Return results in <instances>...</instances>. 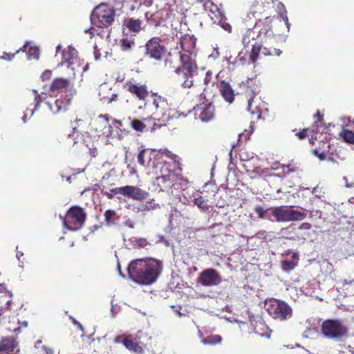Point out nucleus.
<instances>
[{"instance_id":"nucleus-1","label":"nucleus","mask_w":354,"mask_h":354,"mask_svg":"<svg viewBox=\"0 0 354 354\" xmlns=\"http://www.w3.org/2000/svg\"><path fill=\"white\" fill-rule=\"evenodd\" d=\"M283 11L279 12V16L266 17L263 19H258L254 24L260 43H268L272 39L285 35L290 30V23L287 16V11L284 5L279 3L277 6Z\"/></svg>"},{"instance_id":"nucleus-2","label":"nucleus","mask_w":354,"mask_h":354,"mask_svg":"<svg viewBox=\"0 0 354 354\" xmlns=\"http://www.w3.org/2000/svg\"><path fill=\"white\" fill-rule=\"evenodd\" d=\"M129 278L137 283L150 285L154 283L162 271V263L156 259H143L132 261L128 266Z\"/></svg>"},{"instance_id":"nucleus-3","label":"nucleus","mask_w":354,"mask_h":354,"mask_svg":"<svg viewBox=\"0 0 354 354\" xmlns=\"http://www.w3.org/2000/svg\"><path fill=\"white\" fill-rule=\"evenodd\" d=\"M115 10L107 3H100L92 11L91 15V24L98 28H108L115 21Z\"/></svg>"},{"instance_id":"nucleus-4","label":"nucleus","mask_w":354,"mask_h":354,"mask_svg":"<svg viewBox=\"0 0 354 354\" xmlns=\"http://www.w3.org/2000/svg\"><path fill=\"white\" fill-rule=\"evenodd\" d=\"M321 330L325 337L339 341L348 336V328L339 319H327L322 324Z\"/></svg>"},{"instance_id":"nucleus-5","label":"nucleus","mask_w":354,"mask_h":354,"mask_svg":"<svg viewBox=\"0 0 354 354\" xmlns=\"http://www.w3.org/2000/svg\"><path fill=\"white\" fill-rule=\"evenodd\" d=\"M266 306L268 313L274 319L285 321L292 317V310L285 301L272 299Z\"/></svg>"},{"instance_id":"nucleus-6","label":"nucleus","mask_w":354,"mask_h":354,"mask_svg":"<svg viewBox=\"0 0 354 354\" xmlns=\"http://www.w3.org/2000/svg\"><path fill=\"white\" fill-rule=\"evenodd\" d=\"M86 219V214L82 208L73 206L69 209L65 218H63L64 227L71 231L80 230Z\"/></svg>"},{"instance_id":"nucleus-7","label":"nucleus","mask_w":354,"mask_h":354,"mask_svg":"<svg viewBox=\"0 0 354 354\" xmlns=\"http://www.w3.org/2000/svg\"><path fill=\"white\" fill-rule=\"evenodd\" d=\"M275 221L277 222H289L301 221L306 217V213L293 209L286 206L277 207L274 211Z\"/></svg>"},{"instance_id":"nucleus-8","label":"nucleus","mask_w":354,"mask_h":354,"mask_svg":"<svg viewBox=\"0 0 354 354\" xmlns=\"http://www.w3.org/2000/svg\"><path fill=\"white\" fill-rule=\"evenodd\" d=\"M260 81L254 76L252 78H248L245 82H242L240 84L241 88L245 93V95L248 98V111L254 113V110L252 109V102L255 96L260 92Z\"/></svg>"},{"instance_id":"nucleus-9","label":"nucleus","mask_w":354,"mask_h":354,"mask_svg":"<svg viewBox=\"0 0 354 354\" xmlns=\"http://www.w3.org/2000/svg\"><path fill=\"white\" fill-rule=\"evenodd\" d=\"M315 122L311 127L303 129L296 135L300 140H304L310 136V143L313 145V134L319 133L321 130L323 131L326 129V126L324 123V115H321L319 111L314 115Z\"/></svg>"},{"instance_id":"nucleus-10","label":"nucleus","mask_w":354,"mask_h":354,"mask_svg":"<svg viewBox=\"0 0 354 354\" xmlns=\"http://www.w3.org/2000/svg\"><path fill=\"white\" fill-rule=\"evenodd\" d=\"M111 192L114 194H121L137 201L145 200L149 195V192L138 187L131 185L115 187L111 189Z\"/></svg>"},{"instance_id":"nucleus-11","label":"nucleus","mask_w":354,"mask_h":354,"mask_svg":"<svg viewBox=\"0 0 354 354\" xmlns=\"http://www.w3.org/2000/svg\"><path fill=\"white\" fill-rule=\"evenodd\" d=\"M124 88L139 100L145 101L150 95L149 88L145 84L129 80L125 82Z\"/></svg>"},{"instance_id":"nucleus-12","label":"nucleus","mask_w":354,"mask_h":354,"mask_svg":"<svg viewBox=\"0 0 354 354\" xmlns=\"http://www.w3.org/2000/svg\"><path fill=\"white\" fill-rule=\"evenodd\" d=\"M264 43L256 42L251 49L250 53V60L255 64L259 58L260 54L264 56H280L282 51L279 48H268L263 46Z\"/></svg>"},{"instance_id":"nucleus-13","label":"nucleus","mask_w":354,"mask_h":354,"mask_svg":"<svg viewBox=\"0 0 354 354\" xmlns=\"http://www.w3.org/2000/svg\"><path fill=\"white\" fill-rule=\"evenodd\" d=\"M145 47L147 55L156 60H160L166 53L165 47L160 44V39L158 37L149 40Z\"/></svg>"},{"instance_id":"nucleus-14","label":"nucleus","mask_w":354,"mask_h":354,"mask_svg":"<svg viewBox=\"0 0 354 354\" xmlns=\"http://www.w3.org/2000/svg\"><path fill=\"white\" fill-rule=\"evenodd\" d=\"M180 65L176 68L180 70L196 72L198 64L196 62V53H179Z\"/></svg>"},{"instance_id":"nucleus-15","label":"nucleus","mask_w":354,"mask_h":354,"mask_svg":"<svg viewBox=\"0 0 354 354\" xmlns=\"http://www.w3.org/2000/svg\"><path fill=\"white\" fill-rule=\"evenodd\" d=\"M198 281L203 286H214L221 282V277L216 270L208 268L200 274Z\"/></svg>"},{"instance_id":"nucleus-16","label":"nucleus","mask_w":354,"mask_h":354,"mask_svg":"<svg viewBox=\"0 0 354 354\" xmlns=\"http://www.w3.org/2000/svg\"><path fill=\"white\" fill-rule=\"evenodd\" d=\"M175 73L177 75L176 81L180 84V86L184 89L191 88L194 86V72L180 70L176 68Z\"/></svg>"},{"instance_id":"nucleus-17","label":"nucleus","mask_w":354,"mask_h":354,"mask_svg":"<svg viewBox=\"0 0 354 354\" xmlns=\"http://www.w3.org/2000/svg\"><path fill=\"white\" fill-rule=\"evenodd\" d=\"M71 103V99L66 97H61L56 99L53 102H47L50 111L53 114L64 113L67 111Z\"/></svg>"},{"instance_id":"nucleus-18","label":"nucleus","mask_w":354,"mask_h":354,"mask_svg":"<svg viewBox=\"0 0 354 354\" xmlns=\"http://www.w3.org/2000/svg\"><path fill=\"white\" fill-rule=\"evenodd\" d=\"M71 87L72 84L68 79L56 77L53 80L49 91L52 93H66Z\"/></svg>"},{"instance_id":"nucleus-19","label":"nucleus","mask_w":354,"mask_h":354,"mask_svg":"<svg viewBox=\"0 0 354 354\" xmlns=\"http://www.w3.org/2000/svg\"><path fill=\"white\" fill-rule=\"evenodd\" d=\"M194 109L200 111L198 117L203 122H207L215 118V107L212 103L198 106L197 107H194Z\"/></svg>"},{"instance_id":"nucleus-20","label":"nucleus","mask_w":354,"mask_h":354,"mask_svg":"<svg viewBox=\"0 0 354 354\" xmlns=\"http://www.w3.org/2000/svg\"><path fill=\"white\" fill-rule=\"evenodd\" d=\"M129 120L131 121V127L134 130L140 132L144 131L145 129L148 130L149 128L153 129L156 124L155 120L152 117L145 118L143 120L136 118L131 119L129 117Z\"/></svg>"},{"instance_id":"nucleus-21","label":"nucleus","mask_w":354,"mask_h":354,"mask_svg":"<svg viewBox=\"0 0 354 354\" xmlns=\"http://www.w3.org/2000/svg\"><path fill=\"white\" fill-rule=\"evenodd\" d=\"M196 39L194 36L185 35L180 38V46L182 50L180 53H192L196 52Z\"/></svg>"},{"instance_id":"nucleus-22","label":"nucleus","mask_w":354,"mask_h":354,"mask_svg":"<svg viewBox=\"0 0 354 354\" xmlns=\"http://www.w3.org/2000/svg\"><path fill=\"white\" fill-rule=\"evenodd\" d=\"M219 91L221 95L226 102H229L230 104L234 102V92L232 86H230V83L224 80H222L220 82Z\"/></svg>"},{"instance_id":"nucleus-23","label":"nucleus","mask_w":354,"mask_h":354,"mask_svg":"<svg viewBox=\"0 0 354 354\" xmlns=\"http://www.w3.org/2000/svg\"><path fill=\"white\" fill-rule=\"evenodd\" d=\"M257 39V42H259V37L255 26L252 28H248L243 34L242 43L245 48L249 46L250 44Z\"/></svg>"},{"instance_id":"nucleus-24","label":"nucleus","mask_w":354,"mask_h":354,"mask_svg":"<svg viewBox=\"0 0 354 354\" xmlns=\"http://www.w3.org/2000/svg\"><path fill=\"white\" fill-rule=\"evenodd\" d=\"M100 100L104 103L109 104L118 98V95L112 92L111 88L107 86L101 87L99 91Z\"/></svg>"},{"instance_id":"nucleus-25","label":"nucleus","mask_w":354,"mask_h":354,"mask_svg":"<svg viewBox=\"0 0 354 354\" xmlns=\"http://www.w3.org/2000/svg\"><path fill=\"white\" fill-rule=\"evenodd\" d=\"M17 347V342L13 338H6L0 342V351L12 354Z\"/></svg>"},{"instance_id":"nucleus-26","label":"nucleus","mask_w":354,"mask_h":354,"mask_svg":"<svg viewBox=\"0 0 354 354\" xmlns=\"http://www.w3.org/2000/svg\"><path fill=\"white\" fill-rule=\"evenodd\" d=\"M151 97L153 100V104L155 106L156 111H160V113H162L167 109V102L165 97L156 93H153L151 95Z\"/></svg>"},{"instance_id":"nucleus-27","label":"nucleus","mask_w":354,"mask_h":354,"mask_svg":"<svg viewBox=\"0 0 354 354\" xmlns=\"http://www.w3.org/2000/svg\"><path fill=\"white\" fill-rule=\"evenodd\" d=\"M137 161L143 167H151L153 168L157 166L160 156H153L151 158L150 156H136Z\"/></svg>"},{"instance_id":"nucleus-28","label":"nucleus","mask_w":354,"mask_h":354,"mask_svg":"<svg viewBox=\"0 0 354 354\" xmlns=\"http://www.w3.org/2000/svg\"><path fill=\"white\" fill-rule=\"evenodd\" d=\"M142 21L140 19H129L124 24L125 27L131 32L138 33L142 30Z\"/></svg>"},{"instance_id":"nucleus-29","label":"nucleus","mask_w":354,"mask_h":354,"mask_svg":"<svg viewBox=\"0 0 354 354\" xmlns=\"http://www.w3.org/2000/svg\"><path fill=\"white\" fill-rule=\"evenodd\" d=\"M266 12V6L263 3L254 1L250 6V15L252 17H256L259 15H261Z\"/></svg>"},{"instance_id":"nucleus-30","label":"nucleus","mask_w":354,"mask_h":354,"mask_svg":"<svg viewBox=\"0 0 354 354\" xmlns=\"http://www.w3.org/2000/svg\"><path fill=\"white\" fill-rule=\"evenodd\" d=\"M77 51L73 47H68L62 52V63L67 62L68 66L71 65V60H73L77 57Z\"/></svg>"},{"instance_id":"nucleus-31","label":"nucleus","mask_w":354,"mask_h":354,"mask_svg":"<svg viewBox=\"0 0 354 354\" xmlns=\"http://www.w3.org/2000/svg\"><path fill=\"white\" fill-rule=\"evenodd\" d=\"M248 133L246 135H244L243 133H241L239 135V140H238L237 144L232 145V149H231L230 152L229 153L230 156L233 155V153H235L236 155H237V153L239 152H241L242 150L244 149L245 144L243 143V142L242 141L241 139L243 137H245V140L246 141L248 139Z\"/></svg>"},{"instance_id":"nucleus-32","label":"nucleus","mask_w":354,"mask_h":354,"mask_svg":"<svg viewBox=\"0 0 354 354\" xmlns=\"http://www.w3.org/2000/svg\"><path fill=\"white\" fill-rule=\"evenodd\" d=\"M32 93L34 95V102H35V106L34 109H27L26 111V113L24 116V120L26 122V118L28 115V114L31 116L35 110H36L39 106L40 103L42 102V97L41 95L38 93V92L36 90H32Z\"/></svg>"},{"instance_id":"nucleus-33","label":"nucleus","mask_w":354,"mask_h":354,"mask_svg":"<svg viewBox=\"0 0 354 354\" xmlns=\"http://www.w3.org/2000/svg\"><path fill=\"white\" fill-rule=\"evenodd\" d=\"M123 344L129 351H132L135 353H141L143 351L142 348L138 344V343L134 342L133 340L125 338L123 340Z\"/></svg>"},{"instance_id":"nucleus-34","label":"nucleus","mask_w":354,"mask_h":354,"mask_svg":"<svg viewBox=\"0 0 354 354\" xmlns=\"http://www.w3.org/2000/svg\"><path fill=\"white\" fill-rule=\"evenodd\" d=\"M160 207V205L158 203H156L153 199H151L150 201H148L145 204L140 205L137 209L138 211L140 212H146V211H151L156 209H159Z\"/></svg>"},{"instance_id":"nucleus-35","label":"nucleus","mask_w":354,"mask_h":354,"mask_svg":"<svg viewBox=\"0 0 354 354\" xmlns=\"http://www.w3.org/2000/svg\"><path fill=\"white\" fill-rule=\"evenodd\" d=\"M135 46V39L132 37L122 38L120 40V48L122 51H129Z\"/></svg>"},{"instance_id":"nucleus-36","label":"nucleus","mask_w":354,"mask_h":354,"mask_svg":"<svg viewBox=\"0 0 354 354\" xmlns=\"http://www.w3.org/2000/svg\"><path fill=\"white\" fill-rule=\"evenodd\" d=\"M104 218L106 224L110 225L115 224L119 216L114 210L108 209L104 212Z\"/></svg>"},{"instance_id":"nucleus-37","label":"nucleus","mask_w":354,"mask_h":354,"mask_svg":"<svg viewBox=\"0 0 354 354\" xmlns=\"http://www.w3.org/2000/svg\"><path fill=\"white\" fill-rule=\"evenodd\" d=\"M341 138L347 143L354 144V133L348 129H343L340 133Z\"/></svg>"},{"instance_id":"nucleus-38","label":"nucleus","mask_w":354,"mask_h":354,"mask_svg":"<svg viewBox=\"0 0 354 354\" xmlns=\"http://www.w3.org/2000/svg\"><path fill=\"white\" fill-rule=\"evenodd\" d=\"M28 43V47L26 49V53L28 56V59H37L39 58V49L35 46H30L29 42L26 41V44Z\"/></svg>"},{"instance_id":"nucleus-39","label":"nucleus","mask_w":354,"mask_h":354,"mask_svg":"<svg viewBox=\"0 0 354 354\" xmlns=\"http://www.w3.org/2000/svg\"><path fill=\"white\" fill-rule=\"evenodd\" d=\"M28 47V43L25 44L22 47H21L19 50H17L15 53H3L2 56H0V59H4L6 61H11L21 51H26Z\"/></svg>"},{"instance_id":"nucleus-40","label":"nucleus","mask_w":354,"mask_h":354,"mask_svg":"<svg viewBox=\"0 0 354 354\" xmlns=\"http://www.w3.org/2000/svg\"><path fill=\"white\" fill-rule=\"evenodd\" d=\"M221 340H222V338L220 335H211L206 338H204L202 340V342L204 344L214 345V344L220 343L221 342Z\"/></svg>"},{"instance_id":"nucleus-41","label":"nucleus","mask_w":354,"mask_h":354,"mask_svg":"<svg viewBox=\"0 0 354 354\" xmlns=\"http://www.w3.org/2000/svg\"><path fill=\"white\" fill-rule=\"evenodd\" d=\"M203 7L206 11H209L212 14H215L216 12L219 11L218 6L214 4L212 0H207L205 1L203 3Z\"/></svg>"},{"instance_id":"nucleus-42","label":"nucleus","mask_w":354,"mask_h":354,"mask_svg":"<svg viewBox=\"0 0 354 354\" xmlns=\"http://www.w3.org/2000/svg\"><path fill=\"white\" fill-rule=\"evenodd\" d=\"M156 182L158 186L161 187V189L169 187L171 186V183L169 179L166 176H161L156 178Z\"/></svg>"},{"instance_id":"nucleus-43","label":"nucleus","mask_w":354,"mask_h":354,"mask_svg":"<svg viewBox=\"0 0 354 354\" xmlns=\"http://www.w3.org/2000/svg\"><path fill=\"white\" fill-rule=\"evenodd\" d=\"M297 263L293 260H284L281 262V267L284 271L288 272L295 268Z\"/></svg>"},{"instance_id":"nucleus-44","label":"nucleus","mask_w":354,"mask_h":354,"mask_svg":"<svg viewBox=\"0 0 354 354\" xmlns=\"http://www.w3.org/2000/svg\"><path fill=\"white\" fill-rule=\"evenodd\" d=\"M194 204L203 211L208 210V205L202 196L195 198L194 199Z\"/></svg>"},{"instance_id":"nucleus-45","label":"nucleus","mask_w":354,"mask_h":354,"mask_svg":"<svg viewBox=\"0 0 354 354\" xmlns=\"http://www.w3.org/2000/svg\"><path fill=\"white\" fill-rule=\"evenodd\" d=\"M228 168L230 171L239 170L238 165V156H230Z\"/></svg>"},{"instance_id":"nucleus-46","label":"nucleus","mask_w":354,"mask_h":354,"mask_svg":"<svg viewBox=\"0 0 354 354\" xmlns=\"http://www.w3.org/2000/svg\"><path fill=\"white\" fill-rule=\"evenodd\" d=\"M277 210V207H270V208H268L266 209V216H268V217H265L264 219H268L270 221H275V215H274V211Z\"/></svg>"},{"instance_id":"nucleus-47","label":"nucleus","mask_w":354,"mask_h":354,"mask_svg":"<svg viewBox=\"0 0 354 354\" xmlns=\"http://www.w3.org/2000/svg\"><path fill=\"white\" fill-rule=\"evenodd\" d=\"M256 214L258 215L259 218L264 219L265 217H268L266 216V209L261 206H257L254 209Z\"/></svg>"},{"instance_id":"nucleus-48","label":"nucleus","mask_w":354,"mask_h":354,"mask_svg":"<svg viewBox=\"0 0 354 354\" xmlns=\"http://www.w3.org/2000/svg\"><path fill=\"white\" fill-rule=\"evenodd\" d=\"M246 158H238V165L239 166V170L241 169H245L246 171H249L250 169L248 168V166L245 163V162L248 161L250 159L248 158V156H245Z\"/></svg>"},{"instance_id":"nucleus-49","label":"nucleus","mask_w":354,"mask_h":354,"mask_svg":"<svg viewBox=\"0 0 354 354\" xmlns=\"http://www.w3.org/2000/svg\"><path fill=\"white\" fill-rule=\"evenodd\" d=\"M135 242V245L138 246V248H145L149 244L147 241L143 238L136 239Z\"/></svg>"},{"instance_id":"nucleus-50","label":"nucleus","mask_w":354,"mask_h":354,"mask_svg":"<svg viewBox=\"0 0 354 354\" xmlns=\"http://www.w3.org/2000/svg\"><path fill=\"white\" fill-rule=\"evenodd\" d=\"M52 76V71L50 70H46L42 74H41V80L43 81L48 80L51 78Z\"/></svg>"},{"instance_id":"nucleus-51","label":"nucleus","mask_w":354,"mask_h":354,"mask_svg":"<svg viewBox=\"0 0 354 354\" xmlns=\"http://www.w3.org/2000/svg\"><path fill=\"white\" fill-rule=\"evenodd\" d=\"M6 292V293L8 295L9 297H12V293L11 291L7 290L5 283H0V292Z\"/></svg>"},{"instance_id":"nucleus-52","label":"nucleus","mask_w":354,"mask_h":354,"mask_svg":"<svg viewBox=\"0 0 354 354\" xmlns=\"http://www.w3.org/2000/svg\"><path fill=\"white\" fill-rule=\"evenodd\" d=\"M310 228L311 225L308 223H303L299 227V229L301 230H310Z\"/></svg>"},{"instance_id":"nucleus-53","label":"nucleus","mask_w":354,"mask_h":354,"mask_svg":"<svg viewBox=\"0 0 354 354\" xmlns=\"http://www.w3.org/2000/svg\"><path fill=\"white\" fill-rule=\"evenodd\" d=\"M281 167L283 168V171L284 173H289L290 171H294V169L290 168V165H282Z\"/></svg>"},{"instance_id":"nucleus-54","label":"nucleus","mask_w":354,"mask_h":354,"mask_svg":"<svg viewBox=\"0 0 354 354\" xmlns=\"http://www.w3.org/2000/svg\"><path fill=\"white\" fill-rule=\"evenodd\" d=\"M70 319L72 320L73 323L78 327L79 329H80L82 331H84V328L79 322H77L75 319H74L72 317H71Z\"/></svg>"},{"instance_id":"nucleus-55","label":"nucleus","mask_w":354,"mask_h":354,"mask_svg":"<svg viewBox=\"0 0 354 354\" xmlns=\"http://www.w3.org/2000/svg\"><path fill=\"white\" fill-rule=\"evenodd\" d=\"M112 124L119 129H120V128L122 127V122L120 120L115 119L113 120Z\"/></svg>"},{"instance_id":"nucleus-56","label":"nucleus","mask_w":354,"mask_h":354,"mask_svg":"<svg viewBox=\"0 0 354 354\" xmlns=\"http://www.w3.org/2000/svg\"><path fill=\"white\" fill-rule=\"evenodd\" d=\"M320 160H328V161L334 162V159L331 156H318Z\"/></svg>"},{"instance_id":"nucleus-57","label":"nucleus","mask_w":354,"mask_h":354,"mask_svg":"<svg viewBox=\"0 0 354 354\" xmlns=\"http://www.w3.org/2000/svg\"><path fill=\"white\" fill-rule=\"evenodd\" d=\"M124 224H125V225L128 226L130 228L134 227V224H133V221L130 219L127 220L125 221Z\"/></svg>"},{"instance_id":"nucleus-58","label":"nucleus","mask_w":354,"mask_h":354,"mask_svg":"<svg viewBox=\"0 0 354 354\" xmlns=\"http://www.w3.org/2000/svg\"><path fill=\"white\" fill-rule=\"evenodd\" d=\"M223 28H224L225 30H227L228 32H232V26H231V25H230V24H225L223 25Z\"/></svg>"},{"instance_id":"nucleus-59","label":"nucleus","mask_w":354,"mask_h":354,"mask_svg":"<svg viewBox=\"0 0 354 354\" xmlns=\"http://www.w3.org/2000/svg\"><path fill=\"white\" fill-rule=\"evenodd\" d=\"M313 152L314 155H316V156H318V155H325L324 154V151H321L320 150H319L317 149H314L313 150Z\"/></svg>"},{"instance_id":"nucleus-60","label":"nucleus","mask_w":354,"mask_h":354,"mask_svg":"<svg viewBox=\"0 0 354 354\" xmlns=\"http://www.w3.org/2000/svg\"><path fill=\"white\" fill-rule=\"evenodd\" d=\"M44 351H46V354H53V351L51 348H47L46 346H43Z\"/></svg>"},{"instance_id":"nucleus-61","label":"nucleus","mask_w":354,"mask_h":354,"mask_svg":"<svg viewBox=\"0 0 354 354\" xmlns=\"http://www.w3.org/2000/svg\"><path fill=\"white\" fill-rule=\"evenodd\" d=\"M73 133L76 132V133H81L82 131H84L83 130L79 129V127L75 125L73 127Z\"/></svg>"},{"instance_id":"nucleus-62","label":"nucleus","mask_w":354,"mask_h":354,"mask_svg":"<svg viewBox=\"0 0 354 354\" xmlns=\"http://www.w3.org/2000/svg\"><path fill=\"white\" fill-rule=\"evenodd\" d=\"M117 268H118L120 275L122 277H124L125 275L122 273V272L121 270V267H120V263H118Z\"/></svg>"},{"instance_id":"nucleus-63","label":"nucleus","mask_w":354,"mask_h":354,"mask_svg":"<svg viewBox=\"0 0 354 354\" xmlns=\"http://www.w3.org/2000/svg\"><path fill=\"white\" fill-rule=\"evenodd\" d=\"M100 117L103 118L106 122H109V115L108 114L101 115Z\"/></svg>"},{"instance_id":"nucleus-64","label":"nucleus","mask_w":354,"mask_h":354,"mask_svg":"<svg viewBox=\"0 0 354 354\" xmlns=\"http://www.w3.org/2000/svg\"><path fill=\"white\" fill-rule=\"evenodd\" d=\"M76 177V175L75 174H73L70 176H68L67 178H66V181L68 182L69 183H71V180L73 178H75Z\"/></svg>"}]
</instances>
